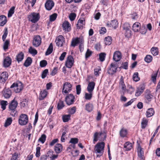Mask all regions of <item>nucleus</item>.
I'll list each match as a JSON object with an SVG mask.
<instances>
[{
  "instance_id": "47",
  "label": "nucleus",
  "mask_w": 160,
  "mask_h": 160,
  "mask_svg": "<svg viewBox=\"0 0 160 160\" xmlns=\"http://www.w3.org/2000/svg\"><path fill=\"white\" fill-rule=\"evenodd\" d=\"M76 108L75 107H73L72 108H69L68 110V112L70 114L72 115L74 114L76 112Z\"/></svg>"
},
{
  "instance_id": "33",
  "label": "nucleus",
  "mask_w": 160,
  "mask_h": 160,
  "mask_svg": "<svg viewBox=\"0 0 160 160\" xmlns=\"http://www.w3.org/2000/svg\"><path fill=\"white\" fill-rule=\"evenodd\" d=\"M124 148H125L126 150L129 151L132 148V145L130 142H127L124 144Z\"/></svg>"
},
{
  "instance_id": "43",
  "label": "nucleus",
  "mask_w": 160,
  "mask_h": 160,
  "mask_svg": "<svg viewBox=\"0 0 160 160\" xmlns=\"http://www.w3.org/2000/svg\"><path fill=\"white\" fill-rule=\"evenodd\" d=\"M138 72L134 73L133 75L132 78L133 80L137 82L140 80V78L138 77Z\"/></svg>"
},
{
  "instance_id": "38",
  "label": "nucleus",
  "mask_w": 160,
  "mask_h": 160,
  "mask_svg": "<svg viewBox=\"0 0 160 160\" xmlns=\"http://www.w3.org/2000/svg\"><path fill=\"white\" fill-rule=\"evenodd\" d=\"M151 51L152 54L154 56H156L158 54V48L157 47H153L152 48Z\"/></svg>"
},
{
  "instance_id": "62",
  "label": "nucleus",
  "mask_w": 160,
  "mask_h": 160,
  "mask_svg": "<svg viewBox=\"0 0 160 160\" xmlns=\"http://www.w3.org/2000/svg\"><path fill=\"white\" fill-rule=\"evenodd\" d=\"M40 149L41 148L39 147L36 148V152L35 155L37 157H38L40 156Z\"/></svg>"
},
{
  "instance_id": "4",
  "label": "nucleus",
  "mask_w": 160,
  "mask_h": 160,
  "mask_svg": "<svg viewBox=\"0 0 160 160\" xmlns=\"http://www.w3.org/2000/svg\"><path fill=\"white\" fill-rule=\"evenodd\" d=\"M28 122V116L24 114H22L19 117L18 120L19 124L21 125H26Z\"/></svg>"
},
{
  "instance_id": "19",
  "label": "nucleus",
  "mask_w": 160,
  "mask_h": 160,
  "mask_svg": "<svg viewBox=\"0 0 160 160\" xmlns=\"http://www.w3.org/2000/svg\"><path fill=\"white\" fill-rule=\"evenodd\" d=\"M118 22L116 20H112L111 22H108L107 23V25L110 27H112L114 28H115L118 26Z\"/></svg>"
},
{
  "instance_id": "23",
  "label": "nucleus",
  "mask_w": 160,
  "mask_h": 160,
  "mask_svg": "<svg viewBox=\"0 0 160 160\" xmlns=\"http://www.w3.org/2000/svg\"><path fill=\"white\" fill-rule=\"evenodd\" d=\"M145 98L148 101H150L152 97V96L151 94V92L149 90L147 89L145 93Z\"/></svg>"
},
{
  "instance_id": "63",
  "label": "nucleus",
  "mask_w": 160,
  "mask_h": 160,
  "mask_svg": "<svg viewBox=\"0 0 160 160\" xmlns=\"http://www.w3.org/2000/svg\"><path fill=\"white\" fill-rule=\"evenodd\" d=\"M8 32L7 28L5 29L4 32L2 36V39L3 41H4L7 36Z\"/></svg>"
},
{
  "instance_id": "50",
  "label": "nucleus",
  "mask_w": 160,
  "mask_h": 160,
  "mask_svg": "<svg viewBox=\"0 0 160 160\" xmlns=\"http://www.w3.org/2000/svg\"><path fill=\"white\" fill-rule=\"evenodd\" d=\"M143 155V152L142 150V148L141 147H139L138 148V155L139 157L142 159Z\"/></svg>"
},
{
  "instance_id": "59",
  "label": "nucleus",
  "mask_w": 160,
  "mask_h": 160,
  "mask_svg": "<svg viewBox=\"0 0 160 160\" xmlns=\"http://www.w3.org/2000/svg\"><path fill=\"white\" fill-rule=\"evenodd\" d=\"M48 72V69H45L42 73V78H44L46 77Z\"/></svg>"
},
{
  "instance_id": "41",
  "label": "nucleus",
  "mask_w": 160,
  "mask_h": 160,
  "mask_svg": "<svg viewBox=\"0 0 160 160\" xmlns=\"http://www.w3.org/2000/svg\"><path fill=\"white\" fill-rule=\"evenodd\" d=\"M12 122V119L11 118H8L6 120L4 123V126L5 127H7L11 124Z\"/></svg>"
},
{
  "instance_id": "60",
  "label": "nucleus",
  "mask_w": 160,
  "mask_h": 160,
  "mask_svg": "<svg viewBox=\"0 0 160 160\" xmlns=\"http://www.w3.org/2000/svg\"><path fill=\"white\" fill-rule=\"evenodd\" d=\"M58 70V68L56 67L54 68L51 72L50 75L52 76H54L57 73Z\"/></svg>"
},
{
  "instance_id": "31",
  "label": "nucleus",
  "mask_w": 160,
  "mask_h": 160,
  "mask_svg": "<svg viewBox=\"0 0 160 160\" xmlns=\"http://www.w3.org/2000/svg\"><path fill=\"white\" fill-rule=\"evenodd\" d=\"M47 91L45 90L41 91L39 97V99L40 100L43 99L47 96Z\"/></svg>"
},
{
  "instance_id": "46",
  "label": "nucleus",
  "mask_w": 160,
  "mask_h": 160,
  "mask_svg": "<svg viewBox=\"0 0 160 160\" xmlns=\"http://www.w3.org/2000/svg\"><path fill=\"white\" fill-rule=\"evenodd\" d=\"M8 102L7 101L2 100L1 102V108L3 110H4L6 108V106L7 105Z\"/></svg>"
},
{
  "instance_id": "13",
  "label": "nucleus",
  "mask_w": 160,
  "mask_h": 160,
  "mask_svg": "<svg viewBox=\"0 0 160 160\" xmlns=\"http://www.w3.org/2000/svg\"><path fill=\"white\" fill-rule=\"evenodd\" d=\"M117 67L114 63H112L109 68L108 73L109 74H113L116 72Z\"/></svg>"
},
{
  "instance_id": "54",
  "label": "nucleus",
  "mask_w": 160,
  "mask_h": 160,
  "mask_svg": "<svg viewBox=\"0 0 160 160\" xmlns=\"http://www.w3.org/2000/svg\"><path fill=\"white\" fill-rule=\"evenodd\" d=\"M92 97V92L88 93H85V98L86 100H90Z\"/></svg>"
},
{
  "instance_id": "36",
  "label": "nucleus",
  "mask_w": 160,
  "mask_h": 160,
  "mask_svg": "<svg viewBox=\"0 0 160 160\" xmlns=\"http://www.w3.org/2000/svg\"><path fill=\"white\" fill-rule=\"evenodd\" d=\"M112 41V38L111 37L108 36L105 38V44L106 45H109L111 44Z\"/></svg>"
},
{
  "instance_id": "51",
  "label": "nucleus",
  "mask_w": 160,
  "mask_h": 160,
  "mask_svg": "<svg viewBox=\"0 0 160 160\" xmlns=\"http://www.w3.org/2000/svg\"><path fill=\"white\" fill-rule=\"evenodd\" d=\"M57 16V14L56 13H54L50 16V21L52 22L55 21Z\"/></svg>"
},
{
  "instance_id": "35",
  "label": "nucleus",
  "mask_w": 160,
  "mask_h": 160,
  "mask_svg": "<svg viewBox=\"0 0 160 160\" xmlns=\"http://www.w3.org/2000/svg\"><path fill=\"white\" fill-rule=\"evenodd\" d=\"M130 28H131V27H130L129 24L128 23H125L123 25V29L125 30L126 32H129L130 33L131 32V31L130 30Z\"/></svg>"
},
{
  "instance_id": "22",
  "label": "nucleus",
  "mask_w": 160,
  "mask_h": 160,
  "mask_svg": "<svg viewBox=\"0 0 160 160\" xmlns=\"http://www.w3.org/2000/svg\"><path fill=\"white\" fill-rule=\"evenodd\" d=\"M141 24L138 22H136L132 26V30L135 32L140 31Z\"/></svg>"
},
{
  "instance_id": "21",
  "label": "nucleus",
  "mask_w": 160,
  "mask_h": 160,
  "mask_svg": "<svg viewBox=\"0 0 160 160\" xmlns=\"http://www.w3.org/2000/svg\"><path fill=\"white\" fill-rule=\"evenodd\" d=\"M95 83L93 82H91L89 83L87 87V90L89 93L92 92L93 91Z\"/></svg>"
},
{
  "instance_id": "12",
  "label": "nucleus",
  "mask_w": 160,
  "mask_h": 160,
  "mask_svg": "<svg viewBox=\"0 0 160 160\" xmlns=\"http://www.w3.org/2000/svg\"><path fill=\"white\" fill-rule=\"evenodd\" d=\"M3 96L5 98H9L12 95V92L11 90L9 88H5L2 92Z\"/></svg>"
},
{
  "instance_id": "40",
  "label": "nucleus",
  "mask_w": 160,
  "mask_h": 160,
  "mask_svg": "<svg viewBox=\"0 0 160 160\" xmlns=\"http://www.w3.org/2000/svg\"><path fill=\"white\" fill-rule=\"evenodd\" d=\"M29 52L33 56H35L37 54L38 52L36 49L30 47L28 50Z\"/></svg>"
},
{
  "instance_id": "25",
  "label": "nucleus",
  "mask_w": 160,
  "mask_h": 160,
  "mask_svg": "<svg viewBox=\"0 0 160 160\" xmlns=\"http://www.w3.org/2000/svg\"><path fill=\"white\" fill-rule=\"evenodd\" d=\"M154 111L152 108H150L148 109L146 113V115L147 118L150 117L154 115Z\"/></svg>"
},
{
  "instance_id": "6",
  "label": "nucleus",
  "mask_w": 160,
  "mask_h": 160,
  "mask_svg": "<svg viewBox=\"0 0 160 160\" xmlns=\"http://www.w3.org/2000/svg\"><path fill=\"white\" fill-rule=\"evenodd\" d=\"M11 88H14V91L16 93L20 92L23 88L22 84L21 82L18 83H13L10 87Z\"/></svg>"
},
{
  "instance_id": "44",
  "label": "nucleus",
  "mask_w": 160,
  "mask_h": 160,
  "mask_svg": "<svg viewBox=\"0 0 160 160\" xmlns=\"http://www.w3.org/2000/svg\"><path fill=\"white\" fill-rule=\"evenodd\" d=\"M71 115L70 114L65 115L63 116V121L64 122H66L70 119Z\"/></svg>"
},
{
  "instance_id": "32",
  "label": "nucleus",
  "mask_w": 160,
  "mask_h": 160,
  "mask_svg": "<svg viewBox=\"0 0 160 160\" xmlns=\"http://www.w3.org/2000/svg\"><path fill=\"white\" fill-rule=\"evenodd\" d=\"M85 24V21L79 19L77 24V28L78 29L82 28Z\"/></svg>"
},
{
  "instance_id": "8",
  "label": "nucleus",
  "mask_w": 160,
  "mask_h": 160,
  "mask_svg": "<svg viewBox=\"0 0 160 160\" xmlns=\"http://www.w3.org/2000/svg\"><path fill=\"white\" fill-rule=\"evenodd\" d=\"M74 99V96L72 94H71L66 96L65 98L66 103L68 105L73 104L75 101Z\"/></svg>"
},
{
  "instance_id": "57",
  "label": "nucleus",
  "mask_w": 160,
  "mask_h": 160,
  "mask_svg": "<svg viewBox=\"0 0 160 160\" xmlns=\"http://www.w3.org/2000/svg\"><path fill=\"white\" fill-rule=\"evenodd\" d=\"M76 15L75 13H72L69 15V17L71 21H73L75 18Z\"/></svg>"
},
{
  "instance_id": "52",
  "label": "nucleus",
  "mask_w": 160,
  "mask_h": 160,
  "mask_svg": "<svg viewBox=\"0 0 160 160\" xmlns=\"http://www.w3.org/2000/svg\"><path fill=\"white\" fill-rule=\"evenodd\" d=\"M101 71V68L100 67H98L95 68L94 70V73L96 76H98L99 74L100 73V71Z\"/></svg>"
},
{
  "instance_id": "5",
  "label": "nucleus",
  "mask_w": 160,
  "mask_h": 160,
  "mask_svg": "<svg viewBox=\"0 0 160 160\" xmlns=\"http://www.w3.org/2000/svg\"><path fill=\"white\" fill-rule=\"evenodd\" d=\"M72 86L68 82H66L64 83L63 85L62 92L63 94H67L72 90Z\"/></svg>"
},
{
  "instance_id": "16",
  "label": "nucleus",
  "mask_w": 160,
  "mask_h": 160,
  "mask_svg": "<svg viewBox=\"0 0 160 160\" xmlns=\"http://www.w3.org/2000/svg\"><path fill=\"white\" fill-rule=\"evenodd\" d=\"M119 87V88H121L122 90L121 92H123V94H124V93H125L126 92V87L124 83L123 78L122 76L121 77L120 79Z\"/></svg>"
},
{
  "instance_id": "11",
  "label": "nucleus",
  "mask_w": 160,
  "mask_h": 160,
  "mask_svg": "<svg viewBox=\"0 0 160 160\" xmlns=\"http://www.w3.org/2000/svg\"><path fill=\"white\" fill-rule=\"evenodd\" d=\"M74 63V60L71 55L68 56L65 65L68 68H70L72 66Z\"/></svg>"
},
{
  "instance_id": "10",
  "label": "nucleus",
  "mask_w": 160,
  "mask_h": 160,
  "mask_svg": "<svg viewBox=\"0 0 160 160\" xmlns=\"http://www.w3.org/2000/svg\"><path fill=\"white\" fill-rule=\"evenodd\" d=\"M55 42L57 46L62 47L63 43L65 42V38L62 36L59 35L57 37Z\"/></svg>"
},
{
  "instance_id": "45",
  "label": "nucleus",
  "mask_w": 160,
  "mask_h": 160,
  "mask_svg": "<svg viewBox=\"0 0 160 160\" xmlns=\"http://www.w3.org/2000/svg\"><path fill=\"white\" fill-rule=\"evenodd\" d=\"M152 59V56L150 55H147L145 58L144 60L148 63L150 62Z\"/></svg>"
},
{
  "instance_id": "3",
  "label": "nucleus",
  "mask_w": 160,
  "mask_h": 160,
  "mask_svg": "<svg viewBox=\"0 0 160 160\" xmlns=\"http://www.w3.org/2000/svg\"><path fill=\"white\" fill-rule=\"evenodd\" d=\"M40 18V15L39 13L32 12L28 16L29 20L32 22L35 23L37 22Z\"/></svg>"
},
{
  "instance_id": "58",
  "label": "nucleus",
  "mask_w": 160,
  "mask_h": 160,
  "mask_svg": "<svg viewBox=\"0 0 160 160\" xmlns=\"http://www.w3.org/2000/svg\"><path fill=\"white\" fill-rule=\"evenodd\" d=\"M47 64V62L46 60H42L40 62V65L41 67H44Z\"/></svg>"
},
{
  "instance_id": "37",
  "label": "nucleus",
  "mask_w": 160,
  "mask_h": 160,
  "mask_svg": "<svg viewBox=\"0 0 160 160\" xmlns=\"http://www.w3.org/2000/svg\"><path fill=\"white\" fill-rule=\"evenodd\" d=\"M53 49L52 44V43H51L46 52V55H48L50 54L52 52Z\"/></svg>"
},
{
  "instance_id": "42",
  "label": "nucleus",
  "mask_w": 160,
  "mask_h": 160,
  "mask_svg": "<svg viewBox=\"0 0 160 160\" xmlns=\"http://www.w3.org/2000/svg\"><path fill=\"white\" fill-rule=\"evenodd\" d=\"M64 106L63 102L62 101H59L57 105V108L58 110H60Z\"/></svg>"
},
{
  "instance_id": "29",
  "label": "nucleus",
  "mask_w": 160,
  "mask_h": 160,
  "mask_svg": "<svg viewBox=\"0 0 160 160\" xmlns=\"http://www.w3.org/2000/svg\"><path fill=\"white\" fill-rule=\"evenodd\" d=\"M24 54L22 52H19L16 56V60L18 62L22 61L24 58Z\"/></svg>"
},
{
  "instance_id": "20",
  "label": "nucleus",
  "mask_w": 160,
  "mask_h": 160,
  "mask_svg": "<svg viewBox=\"0 0 160 160\" xmlns=\"http://www.w3.org/2000/svg\"><path fill=\"white\" fill-rule=\"evenodd\" d=\"M8 78V75L7 72H2L0 76V82L4 83L7 80Z\"/></svg>"
},
{
  "instance_id": "9",
  "label": "nucleus",
  "mask_w": 160,
  "mask_h": 160,
  "mask_svg": "<svg viewBox=\"0 0 160 160\" xmlns=\"http://www.w3.org/2000/svg\"><path fill=\"white\" fill-rule=\"evenodd\" d=\"M83 41L82 38L80 37H77L72 39L71 46L72 47H74L75 46H77V45L80 43H83Z\"/></svg>"
},
{
  "instance_id": "24",
  "label": "nucleus",
  "mask_w": 160,
  "mask_h": 160,
  "mask_svg": "<svg viewBox=\"0 0 160 160\" xmlns=\"http://www.w3.org/2000/svg\"><path fill=\"white\" fill-rule=\"evenodd\" d=\"M62 147L60 144H56L54 148V150L56 153H60L62 150Z\"/></svg>"
},
{
  "instance_id": "28",
  "label": "nucleus",
  "mask_w": 160,
  "mask_h": 160,
  "mask_svg": "<svg viewBox=\"0 0 160 160\" xmlns=\"http://www.w3.org/2000/svg\"><path fill=\"white\" fill-rule=\"evenodd\" d=\"M127 133L128 131L127 130L123 128L121 129L119 132L120 136L122 138L126 137Z\"/></svg>"
},
{
  "instance_id": "27",
  "label": "nucleus",
  "mask_w": 160,
  "mask_h": 160,
  "mask_svg": "<svg viewBox=\"0 0 160 160\" xmlns=\"http://www.w3.org/2000/svg\"><path fill=\"white\" fill-rule=\"evenodd\" d=\"M103 134L102 132L98 133V132H95L93 136V141L95 143V142H96L98 141V139L100 138V137Z\"/></svg>"
},
{
  "instance_id": "53",
  "label": "nucleus",
  "mask_w": 160,
  "mask_h": 160,
  "mask_svg": "<svg viewBox=\"0 0 160 160\" xmlns=\"http://www.w3.org/2000/svg\"><path fill=\"white\" fill-rule=\"evenodd\" d=\"M46 136L45 135L43 134L39 139L38 141L41 142L42 143H43L46 140Z\"/></svg>"
},
{
  "instance_id": "18",
  "label": "nucleus",
  "mask_w": 160,
  "mask_h": 160,
  "mask_svg": "<svg viewBox=\"0 0 160 160\" xmlns=\"http://www.w3.org/2000/svg\"><path fill=\"white\" fill-rule=\"evenodd\" d=\"M62 27L63 29L65 32H68L71 30L70 25L69 22L67 21H65L62 24Z\"/></svg>"
},
{
  "instance_id": "17",
  "label": "nucleus",
  "mask_w": 160,
  "mask_h": 160,
  "mask_svg": "<svg viewBox=\"0 0 160 160\" xmlns=\"http://www.w3.org/2000/svg\"><path fill=\"white\" fill-rule=\"evenodd\" d=\"M12 59L9 57H7L4 60L3 65L4 67L7 68L9 67L11 64Z\"/></svg>"
},
{
  "instance_id": "1",
  "label": "nucleus",
  "mask_w": 160,
  "mask_h": 160,
  "mask_svg": "<svg viewBox=\"0 0 160 160\" xmlns=\"http://www.w3.org/2000/svg\"><path fill=\"white\" fill-rule=\"evenodd\" d=\"M105 143L102 142L98 143L95 146L94 151L97 154V157H100L102 155L104 152Z\"/></svg>"
},
{
  "instance_id": "34",
  "label": "nucleus",
  "mask_w": 160,
  "mask_h": 160,
  "mask_svg": "<svg viewBox=\"0 0 160 160\" xmlns=\"http://www.w3.org/2000/svg\"><path fill=\"white\" fill-rule=\"evenodd\" d=\"M32 62V60L31 58L28 57L24 63V65L26 67L29 66Z\"/></svg>"
},
{
  "instance_id": "56",
  "label": "nucleus",
  "mask_w": 160,
  "mask_h": 160,
  "mask_svg": "<svg viewBox=\"0 0 160 160\" xmlns=\"http://www.w3.org/2000/svg\"><path fill=\"white\" fill-rule=\"evenodd\" d=\"M78 139L76 138H71L69 141V143H72L73 144H75L78 142Z\"/></svg>"
},
{
  "instance_id": "30",
  "label": "nucleus",
  "mask_w": 160,
  "mask_h": 160,
  "mask_svg": "<svg viewBox=\"0 0 160 160\" xmlns=\"http://www.w3.org/2000/svg\"><path fill=\"white\" fill-rule=\"evenodd\" d=\"M93 109V106L91 103H89L85 105V109L88 112H91Z\"/></svg>"
},
{
  "instance_id": "48",
  "label": "nucleus",
  "mask_w": 160,
  "mask_h": 160,
  "mask_svg": "<svg viewBox=\"0 0 160 160\" xmlns=\"http://www.w3.org/2000/svg\"><path fill=\"white\" fill-rule=\"evenodd\" d=\"M10 41L8 40H7L4 42L3 48L4 50H6L8 48V45L9 44Z\"/></svg>"
},
{
  "instance_id": "49",
  "label": "nucleus",
  "mask_w": 160,
  "mask_h": 160,
  "mask_svg": "<svg viewBox=\"0 0 160 160\" xmlns=\"http://www.w3.org/2000/svg\"><path fill=\"white\" fill-rule=\"evenodd\" d=\"M15 8L14 7H12L9 10L8 14V17H11L14 13V9Z\"/></svg>"
},
{
  "instance_id": "15",
  "label": "nucleus",
  "mask_w": 160,
  "mask_h": 160,
  "mask_svg": "<svg viewBox=\"0 0 160 160\" xmlns=\"http://www.w3.org/2000/svg\"><path fill=\"white\" fill-rule=\"evenodd\" d=\"M54 3L51 0H48L45 4L46 9L48 10H51L54 6Z\"/></svg>"
},
{
  "instance_id": "2",
  "label": "nucleus",
  "mask_w": 160,
  "mask_h": 160,
  "mask_svg": "<svg viewBox=\"0 0 160 160\" xmlns=\"http://www.w3.org/2000/svg\"><path fill=\"white\" fill-rule=\"evenodd\" d=\"M18 103L17 102L13 100L9 105V108L11 111V114L12 116L17 115V111L16 108L17 107Z\"/></svg>"
},
{
  "instance_id": "39",
  "label": "nucleus",
  "mask_w": 160,
  "mask_h": 160,
  "mask_svg": "<svg viewBox=\"0 0 160 160\" xmlns=\"http://www.w3.org/2000/svg\"><path fill=\"white\" fill-rule=\"evenodd\" d=\"M148 120L145 118H143L141 122V128L142 129L145 128L147 125Z\"/></svg>"
},
{
  "instance_id": "26",
  "label": "nucleus",
  "mask_w": 160,
  "mask_h": 160,
  "mask_svg": "<svg viewBox=\"0 0 160 160\" xmlns=\"http://www.w3.org/2000/svg\"><path fill=\"white\" fill-rule=\"evenodd\" d=\"M7 21V17L3 15L0 16V26H3Z\"/></svg>"
},
{
  "instance_id": "61",
  "label": "nucleus",
  "mask_w": 160,
  "mask_h": 160,
  "mask_svg": "<svg viewBox=\"0 0 160 160\" xmlns=\"http://www.w3.org/2000/svg\"><path fill=\"white\" fill-rule=\"evenodd\" d=\"M140 31L142 34H145L147 32V29L144 26H143L140 28Z\"/></svg>"
},
{
  "instance_id": "7",
  "label": "nucleus",
  "mask_w": 160,
  "mask_h": 160,
  "mask_svg": "<svg viewBox=\"0 0 160 160\" xmlns=\"http://www.w3.org/2000/svg\"><path fill=\"white\" fill-rule=\"evenodd\" d=\"M41 43V38L39 35H36L34 37L32 41V45L35 47L39 46Z\"/></svg>"
},
{
  "instance_id": "64",
  "label": "nucleus",
  "mask_w": 160,
  "mask_h": 160,
  "mask_svg": "<svg viewBox=\"0 0 160 160\" xmlns=\"http://www.w3.org/2000/svg\"><path fill=\"white\" fill-rule=\"evenodd\" d=\"M76 89L77 94L78 95H79L81 93V85H77L76 86Z\"/></svg>"
},
{
  "instance_id": "14",
  "label": "nucleus",
  "mask_w": 160,
  "mask_h": 160,
  "mask_svg": "<svg viewBox=\"0 0 160 160\" xmlns=\"http://www.w3.org/2000/svg\"><path fill=\"white\" fill-rule=\"evenodd\" d=\"M122 57L121 52L119 51L115 52L113 55V59L114 60L117 62L120 60Z\"/></svg>"
},
{
  "instance_id": "55",
  "label": "nucleus",
  "mask_w": 160,
  "mask_h": 160,
  "mask_svg": "<svg viewBox=\"0 0 160 160\" xmlns=\"http://www.w3.org/2000/svg\"><path fill=\"white\" fill-rule=\"evenodd\" d=\"M106 54L105 53H101L99 54V59L101 61L103 62L105 60Z\"/></svg>"
}]
</instances>
